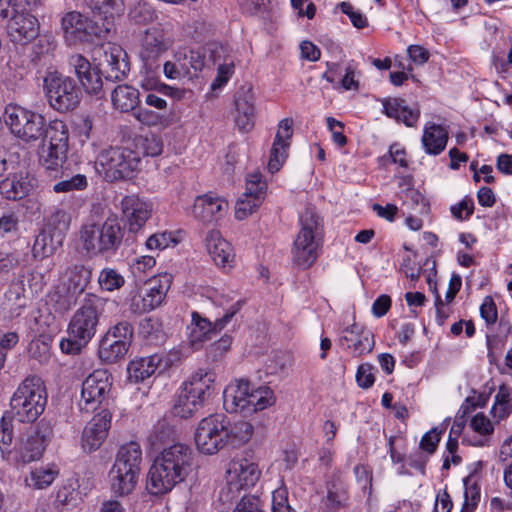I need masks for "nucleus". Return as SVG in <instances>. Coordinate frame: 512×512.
<instances>
[{"label": "nucleus", "instance_id": "obj_19", "mask_svg": "<svg viewBox=\"0 0 512 512\" xmlns=\"http://www.w3.org/2000/svg\"><path fill=\"white\" fill-rule=\"evenodd\" d=\"M266 189L267 184L262 180L261 174L248 175L245 192L236 202L235 217L243 220L255 212L262 204Z\"/></svg>", "mask_w": 512, "mask_h": 512}, {"label": "nucleus", "instance_id": "obj_55", "mask_svg": "<svg viewBox=\"0 0 512 512\" xmlns=\"http://www.w3.org/2000/svg\"><path fill=\"white\" fill-rule=\"evenodd\" d=\"M106 438L104 432L100 431L99 433V431L86 425L81 438L82 447L88 452L95 451L102 445Z\"/></svg>", "mask_w": 512, "mask_h": 512}, {"label": "nucleus", "instance_id": "obj_8", "mask_svg": "<svg viewBox=\"0 0 512 512\" xmlns=\"http://www.w3.org/2000/svg\"><path fill=\"white\" fill-rule=\"evenodd\" d=\"M232 299L233 298L224 295H220L216 298L215 304L222 307L225 313L221 318L216 319L214 323L209 319L202 317L198 312H192V321L188 326V339L190 345L194 349H198L203 342L211 339L213 335H216L224 329L232 318L241 310L244 301L237 300L229 305V302Z\"/></svg>", "mask_w": 512, "mask_h": 512}, {"label": "nucleus", "instance_id": "obj_13", "mask_svg": "<svg viewBox=\"0 0 512 512\" xmlns=\"http://www.w3.org/2000/svg\"><path fill=\"white\" fill-rule=\"evenodd\" d=\"M134 329L129 321L123 320L109 327L101 337L98 356L106 364H114L125 359L132 344Z\"/></svg>", "mask_w": 512, "mask_h": 512}, {"label": "nucleus", "instance_id": "obj_10", "mask_svg": "<svg viewBox=\"0 0 512 512\" xmlns=\"http://www.w3.org/2000/svg\"><path fill=\"white\" fill-rule=\"evenodd\" d=\"M40 162L47 170H56L67 158L69 128L60 119L44 120Z\"/></svg>", "mask_w": 512, "mask_h": 512}, {"label": "nucleus", "instance_id": "obj_36", "mask_svg": "<svg viewBox=\"0 0 512 512\" xmlns=\"http://www.w3.org/2000/svg\"><path fill=\"white\" fill-rule=\"evenodd\" d=\"M142 449L138 442L131 441L123 444L117 451L113 466L140 474Z\"/></svg>", "mask_w": 512, "mask_h": 512}, {"label": "nucleus", "instance_id": "obj_54", "mask_svg": "<svg viewBox=\"0 0 512 512\" xmlns=\"http://www.w3.org/2000/svg\"><path fill=\"white\" fill-rule=\"evenodd\" d=\"M70 221V215L66 211L58 209L50 216L44 227L51 229V231L55 233H61L65 237L70 226Z\"/></svg>", "mask_w": 512, "mask_h": 512}, {"label": "nucleus", "instance_id": "obj_57", "mask_svg": "<svg viewBox=\"0 0 512 512\" xmlns=\"http://www.w3.org/2000/svg\"><path fill=\"white\" fill-rule=\"evenodd\" d=\"M139 143L146 156L155 157L160 155L163 151V142L156 134L151 133L141 137Z\"/></svg>", "mask_w": 512, "mask_h": 512}, {"label": "nucleus", "instance_id": "obj_61", "mask_svg": "<svg viewBox=\"0 0 512 512\" xmlns=\"http://www.w3.org/2000/svg\"><path fill=\"white\" fill-rule=\"evenodd\" d=\"M129 17L137 24H146L153 21L154 10L146 3H138L130 10Z\"/></svg>", "mask_w": 512, "mask_h": 512}, {"label": "nucleus", "instance_id": "obj_48", "mask_svg": "<svg viewBox=\"0 0 512 512\" xmlns=\"http://www.w3.org/2000/svg\"><path fill=\"white\" fill-rule=\"evenodd\" d=\"M101 19L92 20L88 19V40L86 42H93L95 39H105L114 28L115 15H100Z\"/></svg>", "mask_w": 512, "mask_h": 512}, {"label": "nucleus", "instance_id": "obj_30", "mask_svg": "<svg viewBox=\"0 0 512 512\" xmlns=\"http://www.w3.org/2000/svg\"><path fill=\"white\" fill-rule=\"evenodd\" d=\"M249 381L245 379L236 380L229 384L223 391V407L228 413H243L247 411V393Z\"/></svg>", "mask_w": 512, "mask_h": 512}, {"label": "nucleus", "instance_id": "obj_24", "mask_svg": "<svg viewBox=\"0 0 512 512\" xmlns=\"http://www.w3.org/2000/svg\"><path fill=\"white\" fill-rule=\"evenodd\" d=\"M171 45L172 41L164 30L161 27L153 26L147 29L142 37L140 58L146 66H151Z\"/></svg>", "mask_w": 512, "mask_h": 512}, {"label": "nucleus", "instance_id": "obj_27", "mask_svg": "<svg viewBox=\"0 0 512 512\" xmlns=\"http://www.w3.org/2000/svg\"><path fill=\"white\" fill-rule=\"evenodd\" d=\"M254 93L251 88L242 87L235 95L237 115L235 124L239 131L247 133L254 127L255 106Z\"/></svg>", "mask_w": 512, "mask_h": 512}, {"label": "nucleus", "instance_id": "obj_37", "mask_svg": "<svg viewBox=\"0 0 512 512\" xmlns=\"http://www.w3.org/2000/svg\"><path fill=\"white\" fill-rule=\"evenodd\" d=\"M247 411L245 415L262 411L272 406L276 397L274 391L265 385L255 387L249 381V389L246 397Z\"/></svg>", "mask_w": 512, "mask_h": 512}, {"label": "nucleus", "instance_id": "obj_39", "mask_svg": "<svg viewBox=\"0 0 512 512\" xmlns=\"http://www.w3.org/2000/svg\"><path fill=\"white\" fill-rule=\"evenodd\" d=\"M447 141L448 132L443 126L433 123L424 128L422 144L427 154L439 155L444 151Z\"/></svg>", "mask_w": 512, "mask_h": 512}, {"label": "nucleus", "instance_id": "obj_22", "mask_svg": "<svg viewBox=\"0 0 512 512\" xmlns=\"http://www.w3.org/2000/svg\"><path fill=\"white\" fill-rule=\"evenodd\" d=\"M292 118H284L278 124L268 162V170L271 173L278 172L288 156L290 140L293 136Z\"/></svg>", "mask_w": 512, "mask_h": 512}, {"label": "nucleus", "instance_id": "obj_46", "mask_svg": "<svg viewBox=\"0 0 512 512\" xmlns=\"http://www.w3.org/2000/svg\"><path fill=\"white\" fill-rule=\"evenodd\" d=\"M253 426L247 421H238L233 424L228 420L227 424V445L234 447L246 443L253 434Z\"/></svg>", "mask_w": 512, "mask_h": 512}, {"label": "nucleus", "instance_id": "obj_21", "mask_svg": "<svg viewBox=\"0 0 512 512\" xmlns=\"http://www.w3.org/2000/svg\"><path fill=\"white\" fill-rule=\"evenodd\" d=\"M123 217L130 233H138L151 217L152 203L137 195L125 196L121 201Z\"/></svg>", "mask_w": 512, "mask_h": 512}, {"label": "nucleus", "instance_id": "obj_47", "mask_svg": "<svg viewBox=\"0 0 512 512\" xmlns=\"http://www.w3.org/2000/svg\"><path fill=\"white\" fill-rule=\"evenodd\" d=\"M58 474L56 467H40L31 471L25 482L31 488L45 489L53 483Z\"/></svg>", "mask_w": 512, "mask_h": 512}, {"label": "nucleus", "instance_id": "obj_41", "mask_svg": "<svg viewBox=\"0 0 512 512\" xmlns=\"http://www.w3.org/2000/svg\"><path fill=\"white\" fill-rule=\"evenodd\" d=\"M65 278L62 286L82 294L90 281L91 270L83 264H73L66 269Z\"/></svg>", "mask_w": 512, "mask_h": 512}, {"label": "nucleus", "instance_id": "obj_5", "mask_svg": "<svg viewBox=\"0 0 512 512\" xmlns=\"http://www.w3.org/2000/svg\"><path fill=\"white\" fill-rule=\"evenodd\" d=\"M215 373L198 369L183 383L182 390L173 407V413L189 418L201 408L214 393Z\"/></svg>", "mask_w": 512, "mask_h": 512}, {"label": "nucleus", "instance_id": "obj_23", "mask_svg": "<svg viewBox=\"0 0 512 512\" xmlns=\"http://www.w3.org/2000/svg\"><path fill=\"white\" fill-rule=\"evenodd\" d=\"M228 210V202L212 193L196 197L192 209L194 217L204 223H212L223 218Z\"/></svg>", "mask_w": 512, "mask_h": 512}, {"label": "nucleus", "instance_id": "obj_28", "mask_svg": "<svg viewBox=\"0 0 512 512\" xmlns=\"http://www.w3.org/2000/svg\"><path fill=\"white\" fill-rule=\"evenodd\" d=\"M207 251L215 264L222 268L231 267L235 259L232 245L217 230H211L205 237Z\"/></svg>", "mask_w": 512, "mask_h": 512}, {"label": "nucleus", "instance_id": "obj_32", "mask_svg": "<svg viewBox=\"0 0 512 512\" xmlns=\"http://www.w3.org/2000/svg\"><path fill=\"white\" fill-rule=\"evenodd\" d=\"M32 188L31 179L25 172L9 174L0 181V195L7 200H20L27 196Z\"/></svg>", "mask_w": 512, "mask_h": 512}, {"label": "nucleus", "instance_id": "obj_17", "mask_svg": "<svg viewBox=\"0 0 512 512\" xmlns=\"http://www.w3.org/2000/svg\"><path fill=\"white\" fill-rule=\"evenodd\" d=\"M68 63L85 93L94 96L96 99H103L105 97L102 73L96 65H92L81 54L71 55Z\"/></svg>", "mask_w": 512, "mask_h": 512}, {"label": "nucleus", "instance_id": "obj_33", "mask_svg": "<svg viewBox=\"0 0 512 512\" xmlns=\"http://www.w3.org/2000/svg\"><path fill=\"white\" fill-rule=\"evenodd\" d=\"M163 361V357L159 354L130 361L127 366L129 380L134 383L143 382L162 367Z\"/></svg>", "mask_w": 512, "mask_h": 512}, {"label": "nucleus", "instance_id": "obj_14", "mask_svg": "<svg viewBox=\"0 0 512 512\" xmlns=\"http://www.w3.org/2000/svg\"><path fill=\"white\" fill-rule=\"evenodd\" d=\"M228 418L222 413L203 418L195 432V444L199 452L214 455L227 445Z\"/></svg>", "mask_w": 512, "mask_h": 512}, {"label": "nucleus", "instance_id": "obj_20", "mask_svg": "<svg viewBox=\"0 0 512 512\" xmlns=\"http://www.w3.org/2000/svg\"><path fill=\"white\" fill-rule=\"evenodd\" d=\"M260 471L256 464L246 459H233L226 469L228 491L239 492L241 489L254 486L259 479Z\"/></svg>", "mask_w": 512, "mask_h": 512}, {"label": "nucleus", "instance_id": "obj_9", "mask_svg": "<svg viewBox=\"0 0 512 512\" xmlns=\"http://www.w3.org/2000/svg\"><path fill=\"white\" fill-rule=\"evenodd\" d=\"M140 164L138 154L128 148L109 147L102 150L96 160L97 172L108 182H115L133 177Z\"/></svg>", "mask_w": 512, "mask_h": 512}, {"label": "nucleus", "instance_id": "obj_29", "mask_svg": "<svg viewBox=\"0 0 512 512\" xmlns=\"http://www.w3.org/2000/svg\"><path fill=\"white\" fill-rule=\"evenodd\" d=\"M61 28L68 45H76L88 40V18L80 12L66 13L62 17Z\"/></svg>", "mask_w": 512, "mask_h": 512}, {"label": "nucleus", "instance_id": "obj_59", "mask_svg": "<svg viewBox=\"0 0 512 512\" xmlns=\"http://www.w3.org/2000/svg\"><path fill=\"white\" fill-rule=\"evenodd\" d=\"M346 496L344 493L328 490L327 496L321 502L322 512H337L345 505Z\"/></svg>", "mask_w": 512, "mask_h": 512}, {"label": "nucleus", "instance_id": "obj_4", "mask_svg": "<svg viewBox=\"0 0 512 512\" xmlns=\"http://www.w3.org/2000/svg\"><path fill=\"white\" fill-rule=\"evenodd\" d=\"M47 404L46 387L38 376L26 377L10 399L13 418L20 423H33L44 412Z\"/></svg>", "mask_w": 512, "mask_h": 512}, {"label": "nucleus", "instance_id": "obj_45", "mask_svg": "<svg viewBox=\"0 0 512 512\" xmlns=\"http://www.w3.org/2000/svg\"><path fill=\"white\" fill-rule=\"evenodd\" d=\"M470 427L474 432L480 435V438H475L470 441L473 446H488L490 441V435L493 433V425L489 418H487L483 413H477L470 422Z\"/></svg>", "mask_w": 512, "mask_h": 512}, {"label": "nucleus", "instance_id": "obj_3", "mask_svg": "<svg viewBox=\"0 0 512 512\" xmlns=\"http://www.w3.org/2000/svg\"><path fill=\"white\" fill-rule=\"evenodd\" d=\"M124 234L125 228L117 217H108L102 223L90 220L80 226L77 245L89 258L114 255L122 245Z\"/></svg>", "mask_w": 512, "mask_h": 512}, {"label": "nucleus", "instance_id": "obj_64", "mask_svg": "<svg viewBox=\"0 0 512 512\" xmlns=\"http://www.w3.org/2000/svg\"><path fill=\"white\" fill-rule=\"evenodd\" d=\"M450 211L455 219L466 220L474 212V202L471 198L465 197L458 204L451 206Z\"/></svg>", "mask_w": 512, "mask_h": 512}, {"label": "nucleus", "instance_id": "obj_62", "mask_svg": "<svg viewBox=\"0 0 512 512\" xmlns=\"http://www.w3.org/2000/svg\"><path fill=\"white\" fill-rule=\"evenodd\" d=\"M339 8L347 15L354 27L362 29L368 26L367 17L355 8L349 2H341Z\"/></svg>", "mask_w": 512, "mask_h": 512}, {"label": "nucleus", "instance_id": "obj_18", "mask_svg": "<svg viewBox=\"0 0 512 512\" xmlns=\"http://www.w3.org/2000/svg\"><path fill=\"white\" fill-rule=\"evenodd\" d=\"M6 19L7 34L13 43L26 45L38 36L40 24L32 13L11 11L7 13Z\"/></svg>", "mask_w": 512, "mask_h": 512}, {"label": "nucleus", "instance_id": "obj_50", "mask_svg": "<svg viewBox=\"0 0 512 512\" xmlns=\"http://www.w3.org/2000/svg\"><path fill=\"white\" fill-rule=\"evenodd\" d=\"M40 4V0H0V18H7V13H31Z\"/></svg>", "mask_w": 512, "mask_h": 512}, {"label": "nucleus", "instance_id": "obj_12", "mask_svg": "<svg viewBox=\"0 0 512 512\" xmlns=\"http://www.w3.org/2000/svg\"><path fill=\"white\" fill-rule=\"evenodd\" d=\"M45 117L33 110L10 103L4 110V121L11 133L25 143L42 138Z\"/></svg>", "mask_w": 512, "mask_h": 512}, {"label": "nucleus", "instance_id": "obj_35", "mask_svg": "<svg viewBox=\"0 0 512 512\" xmlns=\"http://www.w3.org/2000/svg\"><path fill=\"white\" fill-rule=\"evenodd\" d=\"M64 239L61 233H55L43 227L35 237L32 247L33 257L43 259L53 255L62 247Z\"/></svg>", "mask_w": 512, "mask_h": 512}, {"label": "nucleus", "instance_id": "obj_40", "mask_svg": "<svg viewBox=\"0 0 512 512\" xmlns=\"http://www.w3.org/2000/svg\"><path fill=\"white\" fill-rule=\"evenodd\" d=\"M111 101L121 112L134 111L139 104V91L130 85H118L111 93Z\"/></svg>", "mask_w": 512, "mask_h": 512}, {"label": "nucleus", "instance_id": "obj_1", "mask_svg": "<svg viewBox=\"0 0 512 512\" xmlns=\"http://www.w3.org/2000/svg\"><path fill=\"white\" fill-rule=\"evenodd\" d=\"M192 455L191 448L182 443L164 448L149 469L146 484L148 492L162 495L183 482L191 471Z\"/></svg>", "mask_w": 512, "mask_h": 512}, {"label": "nucleus", "instance_id": "obj_51", "mask_svg": "<svg viewBox=\"0 0 512 512\" xmlns=\"http://www.w3.org/2000/svg\"><path fill=\"white\" fill-rule=\"evenodd\" d=\"M464 501L460 512H474L480 500V488L470 476L464 478Z\"/></svg>", "mask_w": 512, "mask_h": 512}, {"label": "nucleus", "instance_id": "obj_63", "mask_svg": "<svg viewBox=\"0 0 512 512\" xmlns=\"http://www.w3.org/2000/svg\"><path fill=\"white\" fill-rule=\"evenodd\" d=\"M111 419V412L107 408H103L91 419V421L88 422L87 426L93 428L96 431L104 432V435L107 437L111 426Z\"/></svg>", "mask_w": 512, "mask_h": 512}, {"label": "nucleus", "instance_id": "obj_25", "mask_svg": "<svg viewBox=\"0 0 512 512\" xmlns=\"http://www.w3.org/2000/svg\"><path fill=\"white\" fill-rule=\"evenodd\" d=\"M339 345L345 350H351L354 356H360L372 351L374 336L372 332L358 324H353L343 330Z\"/></svg>", "mask_w": 512, "mask_h": 512}, {"label": "nucleus", "instance_id": "obj_26", "mask_svg": "<svg viewBox=\"0 0 512 512\" xmlns=\"http://www.w3.org/2000/svg\"><path fill=\"white\" fill-rule=\"evenodd\" d=\"M102 50L104 62L107 65L105 69L106 81L118 82L124 80L130 70L125 51L120 46L111 43L102 46Z\"/></svg>", "mask_w": 512, "mask_h": 512}, {"label": "nucleus", "instance_id": "obj_38", "mask_svg": "<svg viewBox=\"0 0 512 512\" xmlns=\"http://www.w3.org/2000/svg\"><path fill=\"white\" fill-rule=\"evenodd\" d=\"M138 473L112 466L109 472L111 491L118 496L129 495L136 487Z\"/></svg>", "mask_w": 512, "mask_h": 512}, {"label": "nucleus", "instance_id": "obj_16", "mask_svg": "<svg viewBox=\"0 0 512 512\" xmlns=\"http://www.w3.org/2000/svg\"><path fill=\"white\" fill-rule=\"evenodd\" d=\"M170 284L171 278L167 274L150 279L145 287L131 298L130 310L136 314H143L159 307L165 300Z\"/></svg>", "mask_w": 512, "mask_h": 512}, {"label": "nucleus", "instance_id": "obj_58", "mask_svg": "<svg viewBox=\"0 0 512 512\" xmlns=\"http://www.w3.org/2000/svg\"><path fill=\"white\" fill-rule=\"evenodd\" d=\"M77 494L78 493L72 483L62 485L58 488L55 495V507L57 509H62L63 507L72 504L76 501Z\"/></svg>", "mask_w": 512, "mask_h": 512}, {"label": "nucleus", "instance_id": "obj_15", "mask_svg": "<svg viewBox=\"0 0 512 512\" xmlns=\"http://www.w3.org/2000/svg\"><path fill=\"white\" fill-rule=\"evenodd\" d=\"M112 375L104 369L94 370L85 378L81 388L79 407L81 411L94 412L106 408L109 402Z\"/></svg>", "mask_w": 512, "mask_h": 512}, {"label": "nucleus", "instance_id": "obj_44", "mask_svg": "<svg viewBox=\"0 0 512 512\" xmlns=\"http://www.w3.org/2000/svg\"><path fill=\"white\" fill-rule=\"evenodd\" d=\"M139 334L151 344L159 345L165 341L162 323L154 317H146L140 321Z\"/></svg>", "mask_w": 512, "mask_h": 512}, {"label": "nucleus", "instance_id": "obj_34", "mask_svg": "<svg viewBox=\"0 0 512 512\" xmlns=\"http://www.w3.org/2000/svg\"><path fill=\"white\" fill-rule=\"evenodd\" d=\"M383 111L389 117L402 121L406 126L413 127L420 116L417 108H410L402 98H386L382 100Z\"/></svg>", "mask_w": 512, "mask_h": 512}, {"label": "nucleus", "instance_id": "obj_43", "mask_svg": "<svg viewBox=\"0 0 512 512\" xmlns=\"http://www.w3.org/2000/svg\"><path fill=\"white\" fill-rule=\"evenodd\" d=\"M79 295V293L70 288L59 285L50 296V303L54 311L62 315L76 304Z\"/></svg>", "mask_w": 512, "mask_h": 512}, {"label": "nucleus", "instance_id": "obj_6", "mask_svg": "<svg viewBox=\"0 0 512 512\" xmlns=\"http://www.w3.org/2000/svg\"><path fill=\"white\" fill-rule=\"evenodd\" d=\"M300 231L294 240L292 250L294 262L302 267H310L318 258L322 241V223L315 210L311 207L299 216Z\"/></svg>", "mask_w": 512, "mask_h": 512}, {"label": "nucleus", "instance_id": "obj_53", "mask_svg": "<svg viewBox=\"0 0 512 512\" xmlns=\"http://www.w3.org/2000/svg\"><path fill=\"white\" fill-rule=\"evenodd\" d=\"M88 185V181L85 175L76 174L69 179H64L57 182L53 186V190L56 193H67L72 191L84 190Z\"/></svg>", "mask_w": 512, "mask_h": 512}, {"label": "nucleus", "instance_id": "obj_11", "mask_svg": "<svg viewBox=\"0 0 512 512\" xmlns=\"http://www.w3.org/2000/svg\"><path fill=\"white\" fill-rule=\"evenodd\" d=\"M43 90L49 106L60 113L73 111L81 102V91L75 80L58 71L47 72Z\"/></svg>", "mask_w": 512, "mask_h": 512}, {"label": "nucleus", "instance_id": "obj_49", "mask_svg": "<svg viewBox=\"0 0 512 512\" xmlns=\"http://www.w3.org/2000/svg\"><path fill=\"white\" fill-rule=\"evenodd\" d=\"M84 2L98 15H120L124 10L123 0H84Z\"/></svg>", "mask_w": 512, "mask_h": 512}, {"label": "nucleus", "instance_id": "obj_52", "mask_svg": "<svg viewBox=\"0 0 512 512\" xmlns=\"http://www.w3.org/2000/svg\"><path fill=\"white\" fill-rule=\"evenodd\" d=\"M98 283L102 290L112 292L122 288L125 284V279L117 270L104 268L100 272Z\"/></svg>", "mask_w": 512, "mask_h": 512}, {"label": "nucleus", "instance_id": "obj_56", "mask_svg": "<svg viewBox=\"0 0 512 512\" xmlns=\"http://www.w3.org/2000/svg\"><path fill=\"white\" fill-rule=\"evenodd\" d=\"M272 512H297L288 501V489L280 486L272 493Z\"/></svg>", "mask_w": 512, "mask_h": 512}, {"label": "nucleus", "instance_id": "obj_31", "mask_svg": "<svg viewBox=\"0 0 512 512\" xmlns=\"http://www.w3.org/2000/svg\"><path fill=\"white\" fill-rule=\"evenodd\" d=\"M225 52V48L222 45L211 44L208 45L207 48L191 50L185 48V54L187 56V63L190 72L201 71L203 67L207 64L215 65L217 62L221 61L222 55Z\"/></svg>", "mask_w": 512, "mask_h": 512}, {"label": "nucleus", "instance_id": "obj_7", "mask_svg": "<svg viewBox=\"0 0 512 512\" xmlns=\"http://www.w3.org/2000/svg\"><path fill=\"white\" fill-rule=\"evenodd\" d=\"M53 435L51 423L42 419L18 440L13 450L4 452V461L18 467L40 460Z\"/></svg>", "mask_w": 512, "mask_h": 512}, {"label": "nucleus", "instance_id": "obj_42", "mask_svg": "<svg viewBox=\"0 0 512 512\" xmlns=\"http://www.w3.org/2000/svg\"><path fill=\"white\" fill-rule=\"evenodd\" d=\"M163 73L165 77L170 80H180L191 76L187 63V56L185 54V48L175 51L172 60L164 63Z\"/></svg>", "mask_w": 512, "mask_h": 512}, {"label": "nucleus", "instance_id": "obj_60", "mask_svg": "<svg viewBox=\"0 0 512 512\" xmlns=\"http://www.w3.org/2000/svg\"><path fill=\"white\" fill-rule=\"evenodd\" d=\"M36 39L33 50L37 56L49 54L55 50L57 44L55 36L52 33H38Z\"/></svg>", "mask_w": 512, "mask_h": 512}, {"label": "nucleus", "instance_id": "obj_2", "mask_svg": "<svg viewBox=\"0 0 512 512\" xmlns=\"http://www.w3.org/2000/svg\"><path fill=\"white\" fill-rule=\"evenodd\" d=\"M106 299L95 294H87L79 308L73 313L67 326V338L60 341L63 353L76 355L87 346L96 335Z\"/></svg>", "mask_w": 512, "mask_h": 512}]
</instances>
